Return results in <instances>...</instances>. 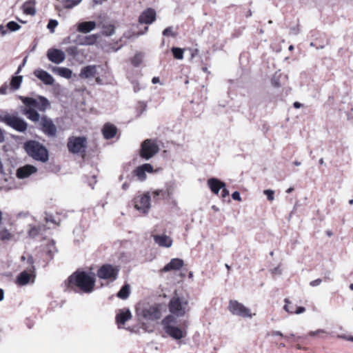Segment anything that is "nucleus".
<instances>
[{"label": "nucleus", "mask_w": 353, "mask_h": 353, "mask_svg": "<svg viewBox=\"0 0 353 353\" xmlns=\"http://www.w3.org/2000/svg\"><path fill=\"white\" fill-rule=\"evenodd\" d=\"M87 139L84 137H72L68 139L67 146L70 152L78 154L85 152Z\"/></svg>", "instance_id": "6e6552de"}, {"label": "nucleus", "mask_w": 353, "mask_h": 353, "mask_svg": "<svg viewBox=\"0 0 353 353\" xmlns=\"http://www.w3.org/2000/svg\"><path fill=\"white\" fill-rule=\"evenodd\" d=\"M152 172L153 168L150 163H144L142 165L137 167L134 171L133 173L135 176H137L138 179L141 181H143L146 179L145 172Z\"/></svg>", "instance_id": "2eb2a0df"}, {"label": "nucleus", "mask_w": 353, "mask_h": 353, "mask_svg": "<svg viewBox=\"0 0 353 353\" xmlns=\"http://www.w3.org/2000/svg\"><path fill=\"white\" fill-rule=\"evenodd\" d=\"M137 314L145 321H156L161 318L160 305L157 304H142L137 307Z\"/></svg>", "instance_id": "20e7f679"}, {"label": "nucleus", "mask_w": 353, "mask_h": 353, "mask_svg": "<svg viewBox=\"0 0 353 353\" xmlns=\"http://www.w3.org/2000/svg\"><path fill=\"white\" fill-rule=\"evenodd\" d=\"M4 298V292L2 289L0 288V301H2Z\"/></svg>", "instance_id": "338daca9"}, {"label": "nucleus", "mask_w": 353, "mask_h": 353, "mask_svg": "<svg viewBox=\"0 0 353 353\" xmlns=\"http://www.w3.org/2000/svg\"><path fill=\"white\" fill-rule=\"evenodd\" d=\"M177 319L172 315H168L162 321L165 332L174 339L179 340L186 335V332L176 326Z\"/></svg>", "instance_id": "39448f33"}, {"label": "nucleus", "mask_w": 353, "mask_h": 353, "mask_svg": "<svg viewBox=\"0 0 353 353\" xmlns=\"http://www.w3.org/2000/svg\"><path fill=\"white\" fill-rule=\"evenodd\" d=\"M30 280V275L26 271H23L17 276V282L20 285H27Z\"/></svg>", "instance_id": "c85d7f7f"}, {"label": "nucleus", "mask_w": 353, "mask_h": 353, "mask_svg": "<svg viewBox=\"0 0 353 353\" xmlns=\"http://www.w3.org/2000/svg\"><path fill=\"white\" fill-rule=\"evenodd\" d=\"M8 85L4 83L0 87V94H6L8 93Z\"/></svg>", "instance_id": "de8ad7c7"}, {"label": "nucleus", "mask_w": 353, "mask_h": 353, "mask_svg": "<svg viewBox=\"0 0 353 353\" xmlns=\"http://www.w3.org/2000/svg\"><path fill=\"white\" fill-rule=\"evenodd\" d=\"M68 288L74 289L75 287L85 293L91 292L94 287V276L85 272H75L65 281Z\"/></svg>", "instance_id": "f257e3e1"}, {"label": "nucleus", "mask_w": 353, "mask_h": 353, "mask_svg": "<svg viewBox=\"0 0 353 353\" xmlns=\"http://www.w3.org/2000/svg\"><path fill=\"white\" fill-rule=\"evenodd\" d=\"M273 273H275V274H281V270H280V268L279 267H276L273 270Z\"/></svg>", "instance_id": "774afa93"}, {"label": "nucleus", "mask_w": 353, "mask_h": 353, "mask_svg": "<svg viewBox=\"0 0 353 353\" xmlns=\"http://www.w3.org/2000/svg\"><path fill=\"white\" fill-rule=\"evenodd\" d=\"M117 131V128L110 123L105 124L102 130L103 137L106 139H110L113 138L116 135Z\"/></svg>", "instance_id": "b1692460"}, {"label": "nucleus", "mask_w": 353, "mask_h": 353, "mask_svg": "<svg viewBox=\"0 0 353 353\" xmlns=\"http://www.w3.org/2000/svg\"><path fill=\"white\" fill-rule=\"evenodd\" d=\"M156 18V12L152 8H148L139 17V21L141 23L150 24L152 23Z\"/></svg>", "instance_id": "f3484780"}, {"label": "nucleus", "mask_w": 353, "mask_h": 353, "mask_svg": "<svg viewBox=\"0 0 353 353\" xmlns=\"http://www.w3.org/2000/svg\"><path fill=\"white\" fill-rule=\"evenodd\" d=\"M82 0H63L62 3L65 9H72L74 6L79 4Z\"/></svg>", "instance_id": "473e14b6"}, {"label": "nucleus", "mask_w": 353, "mask_h": 353, "mask_svg": "<svg viewBox=\"0 0 353 353\" xmlns=\"http://www.w3.org/2000/svg\"><path fill=\"white\" fill-rule=\"evenodd\" d=\"M23 114L27 117V118L33 121L37 122L41 120V117L37 110L32 108H24L22 111Z\"/></svg>", "instance_id": "a878e982"}, {"label": "nucleus", "mask_w": 353, "mask_h": 353, "mask_svg": "<svg viewBox=\"0 0 353 353\" xmlns=\"http://www.w3.org/2000/svg\"><path fill=\"white\" fill-rule=\"evenodd\" d=\"M174 57L176 59H183V49L177 47H172L171 49Z\"/></svg>", "instance_id": "c9c22d12"}, {"label": "nucleus", "mask_w": 353, "mask_h": 353, "mask_svg": "<svg viewBox=\"0 0 353 353\" xmlns=\"http://www.w3.org/2000/svg\"><path fill=\"white\" fill-rule=\"evenodd\" d=\"M52 70L54 73L68 79H70L72 75V71L65 67H53Z\"/></svg>", "instance_id": "bb28decb"}, {"label": "nucleus", "mask_w": 353, "mask_h": 353, "mask_svg": "<svg viewBox=\"0 0 353 353\" xmlns=\"http://www.w3.org/2000/svg\"><path fill=\"white\" fill-rule=\"evenodd\" d=\"M286 304L284 305L283 309L288 313H294L293 306H290L288 303H290L288 299L285 300Z\"/></svg>", "instance_id": "a18cd8bd"}, {"label": "nucleus", "mask_w": 353, "mask_h": 353, "mask_svg": "<svg viewBox=\"0 0 353 353\" xmlns=\"http://www.w3.org/2000/svg\"><path fill=\"white\" fill-rule=\"evenodd\" d=\"M45 252L48 256V260L50 261L52 259L54 254L57 252V249L55 246V242L53 240H51L46 245L45 248Z\"/></svg>", "instance_id": "cd10ccee"}, {"label": "nucleus", "mask_w": 353, "mask_h": 353, "mask_svg": "<svg viewBox=\"0 0 353 353\" xmlns=\"http://www.w3.org/2000/svg\"><path fill=\"white\" fill-rule=\"evenodd\" d=\"M66 52L69 56H72V57H76L79 54V50L77 46H69L66 49Z\"/></svg>", "instance_id": "58836bf2"}, {"label": "nucleus", "mask_w": 353, "mask_h": 353, "mask_svg": "<svg viewBox=\"0 0 353 353\" xmlns=\"http://www.w3.org/2000/svg\"><path fill=\"white\" fill-rule=\"evenodd\" d=\"M19 99L26 105L25 108H32L41 112H45L50 106L48 99L43 96H39L37 99L21 96Z\"/></svg>", "instance_id": "0eeeda50"}, {"label": "nucleus", "mask_w": 353, "mask_h": 353, "mask_svg": "<svg viewBox=\"0 0 353 353\" xmlns=\"http://www.w3.org/2000/svg\"><path fill=\"white\" fill-rule=\"evenodd\" d=\"M0 32L2 36H5L7 34V30L3 25H0Z\"/></svg>", "instance_id": "4d7b16f0"}, {"label": "nucleus", "mask_w": 353, "mask_h": 353, "mask_svg": "<svg viewBox=\"0 0 353 353\" xmlns=\"http://www.w3.org/2000/svg\"><path fill=\"white\" fill-rule=\"evenodd\" d=\"M130 288L128 284H125L118 292L117 296L121 299H126L130 294Z\"/></svg>", "instance_id": "7c9ffc66"}, {"label": "nucleus", "mask_w": 353, "mask_h": 353, "mask_svg": "<svg viewBox=\"0 0 353 353\" xmlns=\"http://www.w3.org/2000/svg\"><path fill=\"white\" fill-rule=\"evenodd\" d=\"M143 59V54H142L141 52H138L132 59V61H131L132 64L134 66L137 67L141 63Z\"/></svg>", "instance_id": "72a5a7b5"}, {"label": "nucleus", "mask_w": 353, "mask_h": 353, "mask_svg": "<svg viewBox=\"0 0 353 353\" xmlns=\"http://www.w3.org/2000/svg\"><path fill=\"white\" fill-rule=\"evenodd\" d=\"M163 35L165 37L171 36L174 37L176 36V34L173 32L172 27H168L163 31Z\"/></svg>", "instance_id": "79ce46f5"}, {"label": "nucleus", "mask_w": 353, "mask_h": 353, "mask_svg": "<svg viewBox=\"0 0 353 353\" xmlns=\"http://www.w3.org/2000/svg\"><path fill=\"white\" fill-rule=\"evenodd\" d=\"M6 27L10 32H15V31L19 30L21 28V26L14 21H9L6 24Z\"/></svg>", "instance_id": "e433bc0d"}, {"label": "nucleus", "mask_w": 353, "mask_h": 353, "mask_svg": "<svg viewBox=\"0 0 353 353\" xmlns=\"http://www.w3.org/2000/svg\"><path fill=\"white\" fill-rule=\"evenodd\" d=\"M47 57L51 62L59 64L65 59V54L61 50L50 48L47 52Z\"/></svg>", "instance_id": "4468645a"}, {"label": "nucleus", "mask_w": 353, "mask_h": 353, "mask_svg": "<svg viewBox=\"0 0 353 353\" xmlns=\"http://www.w3.org/2000/svg\"><path fill=\"white\" fill-rule=\"evenodd\" d=\"M132 317L131 312L129 309L120 310L116 316V321L118 324L123 325Z\"/></svg>", "instance_id": "5701e85b"}, {"label": "nucleus", "mask_w": 353, "mask_h": 353, "mask_svg": "<svg viewBox=\"0 0 353 353\" xmlns=\"http://www.w3.org/2000/svg\"><path fill=\"white\" fill-rule=\"evenodd\" d=\"M232 198L235 201H241L240 193L238 191H235L232 194Z\"/></svg>", "instance_id": "09e8293b"}, {"label": "nucleus", "mask_w": 353, "mask_h": 353, "mask_svg": "<svg viewBox=\"0 0 353 353\" xmlns=\"http://www.w3.org/2000/svg\"><path fill=\"white\" fill-rule=\"evenodd\" d=\"M40 125L45 134L50 137H54L57 135V129L52 120L46 115L41 117Z\"/></svg>", "instance_id": "f8f14e48"}, {"label": "nucleus", "mask_w": 353, "mask_h": 353, "mask_svg": "<svg viewBox=\"0 0 353 353\" xmlns=\"http://www.w3.org/2000/svg\"><path fill=\"white\" fill-rule=\"evenodd\" d=\"M23 79L22 76H14L11 79L10 88L16 90L20 88Z\"/></svg>", "instance_id": "2f4dec72"}, {"label": "nucleus", "mask_w": 353, "mask_h": 353, "mask_svg": "<svg viewBox=\"0 0 353 353\" xmlns=\"http://www.w3.org/2000/svg\"><path fill=\"white\" fill-rule=\"evenodd\" d=\"M325 332L323 330H317L316 331H312L309 333V335L311 336H316V335H319L320 334H323L325 333Z\"/></svg>", "instance_id": "3c124183"}, {"label": "nucleus", "mask_w": 353, "mask_h": 353, "mask_svg": "<svg viewBox=\"0 0 353 353\" xmlns=\"http://www.w3.org/2000/svg\"><path fill=\"white\" fill-rule=\"evenodd\" d=\"M23 12L25 14L34 16L36 14V9L34 3L31 1H26L23 5Z\"/></svg>", "instance_id": "c756f323"}, {"label": "nucleus", "mask_w": 353, "mask_h": 353, "mask_svg": "<svg viewBox=\"0 0 353 353\" xmlns=\"http://www.w3.org/2000/svg\"><path fill=\"white\" fill-rule=\"evenodd\" d=\"M28 263L30 265H32L34 263V259L32 256H30L28 258Z\"/></svg>", "instance_id": "0e129e2a"}, {"label": "nucleus", "mask_w": 353, "mask_h": 353, "mask_svg": "<svg viewBox=\"0 0 353 353\" xmlns=\"http://www.w3.org/2000/svg\"><path fill=\"white\" fill-rule=\"evenodd\" d=\"M58 21L55 19H50L48 23L47 28L49 29L50 32L53 33L54 32V28L58 26Z\"/></svg>", "instance_id": "ea45409f"}, {"label": "nucleus", "mask_w": 353, "mask_h": 353, "mask_svg": "<svg viewBox=\"0 0 353 353\" xmlns=\"http://www.w3.org/2000/svg\"><path fill=\"white\" fill-rule=\"evenodd\" d=\"M293 105L295 108H299L302 105V104L299 102L296 101L294 103Z\"/></svg>", "instance_id": "69168bd1"}, {"label": "nucleus", "mask_w": 353, "mask_h": 353, "mask_svg": "<svg viewBox=\"0 0 353 353\" xmlns=\"http://www.w3.org/2000/svg\"><path fill=\"white\" fill-rule=\"evenodd\" d=\"M281 77V74L279 72H275V74L273 75L271 83L272 86L274 88H279L281 86V83L280 82V78Z\"/></svg>", "instance_id": "f704fd0d"}, {"label": "nucleus", "mask_w": 353, "mask_h": 353, "mask_svg": "<svg viewBox=\"0 0 353 353\" xmlns=\"http://www.w3.org/2000/svg\"><path fill=\"white\" fill-rule=\"evenodd\" d=\"M132 83L133 85V90L134 92H138L139 91L141 90V87L140 86V84L138 81H132Z\"/></svg>", "instance_id": "49530a36"}, {"label": "nucleus", "mask_w": 353, "mask_h": 353, "mask_svg": "<svg viewBox=\"0 0 353 353\" xmlns=\"http://www.w3.org/2000/svg\"><path fill=\"white\" fill-rule=\"evenodd\" d=\"M163 193V191L161 190H155L152 192V194H153V197L154 198H156L158 196H159L160 194H161Z\"/></svg>", "instance_id": "6e6d98bb"}, {"label": "nucleus", "mask_w": 353, "mask_h": 353, "mask_svg": "<svg viewBox=\"0 0 353 353\" xmlns=\"http://www.w3.org/2000/svg\"><path fill=\"white\" fill-rule=\"evenodd\" d=\"M34 74L40 79L44 84L51 85L54 83V79L48 72L42 69H37L34 71Z\"/></svg>", "instance_id": "dca6fc26"}, {"label": "nucleus", "mask_w": 353, "mask_h": 353, "mask_svg": "<svg viewBox=\"0 0 353 353\" xmlns=\"http://www.w3.org/2000/svg\"><path fill=\"white\" fill-rule=\"evenodd\" d=\"M264 194L267 196L268 200L272 201L274 199V192L272 190H265L263 192Z\"/></svg>", "instance_id": "37998d69"}, {"label": "nucleus", "mask_w": 353, "mask_h": 353, "mask_svg": "<svg viewBox=\"0 0 353 353\" xmlns=\"http://www.w3.org/2000/svg\"><path fill=\"white\" fill-rule=\"evenodd\" d=\"M130 187V184L127 182H125L123 185H122V189L124 190H126L127 189H128V188Z\"/></svg>", "instance_id": "052dcab7"}, {"label": "nucleus", "mask_w": 353, "mask_h": 353, "mask_svg": "<svg viewBox=\"0 0 353 353\" xmlns=\"http://www.w3.org/2000/svg\"><path fill=\"white\" fill-rule=\"evenodd\" d=\"M168 308L171 315L181 317L190 311L189 301L186 297L175 294L170 300Z\"/></svg>", "instance_id": "7ed1b4c3"}, {"label": "nucleus", "mask_w": 353, "mask_h": 353, "mask_svg": "<svg viewBox=\"0 0 353 353\" xmlns=\"http://www.w3.org/2000/svg\"><path fill=\"white\" fill-rule=\"evenodd\" d=\"M119 269L110 264L102 265L97 272L100 279L115 281L118 276Z\"/></svg>", "instance_id": "9d476101"}, {"label": "nucleus", "mask_w": 353, "mask_h": 353, "mask_svg": "<svg viewBox=\"0 0 353 353\" xmlns=\"http://www.w3.org/2000/svg\"><path fill=\"white\" fill-rule=\"evenodd\" d=\"M39 232V229L37 227H32L30 229L28 234L30 236L34 237L38 235Z\"/></svg>", "instance_id": "c03bdc74"}, {"label": "nucleus", "mask_w": 353, "mask_h": 353, "mask_svg": "<svg viewBox=\"0 0 353 353\" xmlns=\"http://www.w3.org/2000/svg\"><path fill=\"white\" fill-rule=\"evenodd\" d=\"M151 196L149 192H145L140 197L134 199V208L143 214H147L150 209Z\"/></svg>", "instance_id": "9b49d317"}, {"label": "nucleus", "mask_w": 353, "mask_h": 353, "mask_svg": "<svg viewBox=\"0 0 353 353\" xmlns=\"http://www.w3.org/2000/svg\"><path fill=\"white\" fill-rule=\"evenodd\" d=\"M97 41V37L94 34L85 37L83 41H81L80 43L81 45H92Z\"/></svg>", "instance_id": "4c0bfd02"}, {"label": "nucleus", "mask_w": 353, "mask_h": 353, "mask_svg": "<svg viewBox=\"0 0 353 353\" xmlns=\"http://www.w3.org/2000/svg\"><path fill=\"white\" fill-rule=\"evenodd\" d=\"M183 261L179 258H174L171 259V261L164 266L163 268V272H169L171 270H180L183 266Z\"/></svg>", "instance_id": "412c9836"}, {"label": "nucleus", "mask_w": 353, "mask_h": 353, "mask_svg": "<svg viewBox=\"0 0 353 353\" xmlns=\"http://www.w3.org/2000/svg\"><path fill=\"white\" fill-rule=\"evenodd\" d=\"M322 282V280L321 279H315L310 283V285L312 287H316L319 285Z\"/></svg>", "instance_id": "8fccbe9b"}, {"label": "nucleus", "mask_w": 353, "mask_h": 353, "mask_svg": "<svg viewBox=\"0 0 353 353\" xmlns=\"http://www.w3.org/2000/svg\"><path fill=\"white\" fill-rule=\"evenodd\" d=\"M96 27V23L94 21H84L78 23L77 30L83 33H88Z\"/></svg>", "instance_id": "393cba45"}, {"label": "nucleus", "mask_w": 353, "mask_h": 353, "mask_svg": "<svg viewBox=\"0 0 353 353\" xmlns=\"http://www.w3.org/2000/svg\"><path fill=\"white\" fill-rule=\"evenodd\" d=\"M45 219H46V222H51V223H56L53 216L52 215H46V217H45Z\"/></svg>", "instance_id": "5fc2aeb1"}, {"label": "nucleus", "mask_w": 353, "mask_h": 353, "mask_svg": "<svg viewBox=\"0 0 353 353\" xmlns=\"http://www.w3.org/2000/svg\"><path fill=\"white\" fill-rule=\"evenodd\" d=\"M229 310L234 315L241 317H251L250 310L245 307L243 304L237 301H230L229 304Z\"/></svg>", "instance_id": "ddd939ff"}, {"label": "nucleus", "mask_w": 353, "mask_h": 353, "mask_svg": "<svg viewBox=\"0 0 353 353\" xmlns=\"http://www.w3.org/2000/svg\"><path fill=\"white\" fill-rule=\"evenodd\" d=\"M305 311V308L302 306H299L296 307V311L294 312V313H296L297 314L303 313Z\"/></svg>", "instance_id": "864d4df0"}, {"label": "nucleus", "mask_w": 353, "mask_h": 353, "mask_svg": "<svg viewBox=\"0 0 353 353\" xmlns=\"http://www.w3.org/2000/svg\"><path fill=\"white\" fill-rule=\"evenodd\" d=\"M141 112L140 114L143 113L146 109V105L144 103H140Z\"/></svg>", "instance_id": "13d9d810"}, {"label": "nucleus", "mask_w": 353, "mask_h": 353, "mask_svg": "<svg viewBox=\"0 0 353 353\" xmlns=\"http://www.w3.org/2000/svg\"><path fill=\"white\" fill-rule=\"evenodd\" d=\"M5 140L4 134L1 129L0 128V143H3Z\"/></svg>", "instance_id": "bf43d9fd"}, {"label": "nucleus", "mask_w": 353, "mask_h": 353, "mask_svg": "<svg viewBox=\"0 0 353 353\" xmlns=\"http://www.w3.org/2000/svg\"><path fill=\"white\" fill-rule=\"evenodd\" d=\"M97 73V66L95 65H89L81 68L79 77L81 79H88L94 77Z\"/></svg>", "instance_id": "aec40b11"}, {"label": "nucleus", "mask_w": 353, "mask_h": 353, "mask_svg": "<svg viewBox=\"0 0 353 353\" xmlns=\"http://www.w3.org/2000/svg\"><path fill=\"white\" fill-rule=\"evenodd\" d=\"M37 171L36 167L32 165H26L19 168L17 171V176L19 179H25Z\"/></svg>", "instance_id": "a211bd4d"}, {"label": "nucleus", "mask_w": 353, "mask_h": 353, "mask_svg": "<svg viewBox=\"0 0 353 353\" xmlns=\"http://www.w3.org/2000/svg\"><path fill=\"white\" fill-rule=\"evenodd\" d=\"M154 241L161 247L170 248L172 245V239L165 234L154 235Z\"/></svg>", "instance_id": "4be33fe9"}, {"label": "nucleus", "mask_w": 353, "mask_h": 353, "mask_svg": "<svg viewBox=\"0 0 353 353\" xmlns=\"http://www.w3.org/2000/svg\"><path fill=\"white\" fill-rule=\"evenodd\" d=\"M208 185L210 190L214 194H218L220 190L222 188L225 187V183L219 179L216 178H210L207 181Z\"/></svg>", "instance_id": "6ab92c4d"}, {"label": "nucleus", "mask_w": 353, "mask_h": 353, "mask_svg": "<svg viewBox=\"0 0 353 353\" xmlns=\"http://www.w3.org/2000/svg\"><path fill=\"white\" fill-rule=\"evenodd\" d=\"M222 191H221V197L222 198H225L227 197L228 195H229V191L225 188H222Z\"/></svg>", "instance_id": "603ef678"}, {"label": "nucleus", "mask_w": 353, "mask_h": 353, "mask_svg": "<svg viewBox=\"0 0 353 353\" xmlns=\"http://www.w3.org/2000/svg\"><path fill=\"white\" fill-rule=\"evenodd\" d=\"M159 146L154 141L145 140L141 144L140 155L142 158L148 160L159 152Z\"/></svg>", "instance_id": "1a4fd4ad"}, {"label": "nucleus", "mask_w": 353, "mask_h": 353, "mask_svg": "<svg viewBox=\"0 0 353 353\" xmlns=\"http://www.w3.org/2000/svg\"><path fill=\"white\" fill-rule=\"evenodd\" d=\"M10 238V234L7 230H0V239L8 240Z\"/></svg>", "instance_id": "a19ab883"}, {"label": "nucleus", "mask_w": 353, "mask_h": 353, "mask_svg": "<svg viewBox=\"0 0 353 353\" xmlns=\"http://www.w3.org/2000/svg\"><path fill=\"white\" fill-rule=\"evenodd\" d=\"M272 335H273V336H283V334H282L280 331H274V332H272Z\"/></svg>", "instance_id": "e2e57ef3"}, {"label": "nucleus", "mask_w": 353, "mask_h": 353, "mask_svg": "<svg viewBox=\"0 0 353 353\" xmlns=\"http://www.w3.org/2000/svg\"><path fill=\"white\" fill-rule=\"evenodd\" d=\"M23 148L28 156L36 161L45 163L49 159L48 150L39 141L34 140L27 141L24 143Z\"/></svg>", "instance_id": "f03ea898"}, {"label": "nucleus", "mask_w": 353, "mask_h": 353, "mask_svg": "<svg viewBox=\"0 0 353 353\" xmlns=\"http://www.w3.org/2000/svg\"><path fill=\"white\" fill-rule=\"evenodd\" d=\"M160 81V79L159 77H154L152 78V83L155 84V83H157Z\"/></svg>", "instance_id": "680f3d73"}, {"label": "nucleus", "mask_w": 353, "mask_h": 353, "mask_svg": "<svg viewBox=\"0 0 353 353\" xmlns=\"http://www.w3.org/2000/svg\"><path fill=\"white\" fill-rule=\"evenodd\" d=\"M0 121L6 123L19 132H24L27 130L28 124L17 113L15 114H6L0 116Z\"/></svg>", "instance_id": "423d86ee"}]
</instances>
